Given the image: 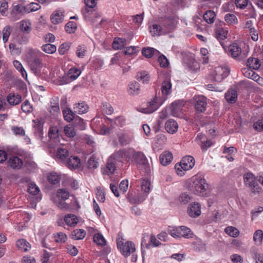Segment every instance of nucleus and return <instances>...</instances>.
Listing matches in <instances>:
<instances>
[{
	"mask_svg": "<svg viewBox=\"0 0 263 263\" xmlns=\"http://www.w3.org/2000/svg\"><path fill=\"white\" fill-rule=\"evenodd\" d=\"M150 32L153 36L161 35L167 33L161 26L158 24H154L151 28Z\"/></svg>",
	"mask_w": 263,
	"mask_h": 263,
	"instance_id": "nucleus-27",
	"label": "nucleus"
},
{
	"mask_svg": "<svg viewBox=\"0 0 263 263\" xmlns=\"http://www.w3.org/2000/svg\"><path fill=\"white\" fill-rule=\"evenodd\" d=\"M28 64L30 66L31 70L35 75L39 76L40 74L41 69L43 67V64L39 58L34 61H30L28 63Z\"/></svg>",
	"mask_w": 263,
	"mask_h": 263,
	"instance_id": "nucleus-13",
	"label": "nucleus"
},
{
	"mask_svg": "<svg viewBox=\"0 0 263 263\" xmlns=\"http://www.w3.org/2000/svg\"><path fill=\"white\" fill-rule=\"evenodd\" d=\"M225 232L230 236L236 237L239 235V231L237 229L233 227H228L225 229Z\"/></svg>",
	"mask_w": 263,
	"mask_h": 263,
	"instance_id": "nucleus-49",
	"label": "nucleus"
},
{
	"mask_svg": "<svg viewBox=\"0 0 263 263\" xmlns=\"http://www.w3.org/2000/svg\"><path fill=\"white\" fill-rule=\"evenodd\" d=\"M165 128L169 134H173L177 132L178 125L174 120L170 119L166 122Z\"/></svg>",
	"mask_w": 263,
	"mask_h": 263,
	"instance_id": "nucleus-19",
	"label": "nucleus"
},
{
	"mask_svg": "<svg viewBox=\"0 0 263 263\" xmlns=\"http://www.w3.org/2000/svg\"><path fill=\"white\" fill-rule=\"evenodd\" d=\"M7 101L11 105H16L22 101V96L18 94L10 93L7 97Z\"/></svg>",
	"mask_w": 263,
	"mask_h": 263,
	"instance_id": "nucleus-22",
	"label": "nucleus"
},
{
	"mask_svg": "<svg viewBox=\"0 0 263 263\" xmlns=\"http://www.w3.org/2000/svg\"><path fill=\"white\" fill-rule=\"evenodd\" d=\"M187 212L189 215L193 218H196L201 214V206L199 203L194 202L190 204Z\"/></svg>",
	"mask_w": 263,
	"mask_h": 263,
	"instance_id": "nucleus-12",
	"label": "nucleus"
},
{
	"mask_svg": "<svg viewBox=\"0 0 263 263\" xmlns=\"http://www.w3.org/2000/svg\"><path fill=\"white\" fill-rule=\"evenodd\" d=\"M215 73L221 74L226 78L230 73V69L228 67L219 66L216 68Z\"/></svg>",
	"mask_w": 263,
	"mask_h": 263,
	"instance_id": "nucleus-43",
	"label": "nucleus"
},
{
	"mask_svg": "<svg viewBox=\"0 0 263 263\" xmlns=\"http://www.w3.org/2000/svg\"><path fill=\"white\" fill-rule=\"evenodd\" d=\"M68 168L71 170L79 168L81 166V160L79 157L72 156L68 157L64 164Z\"/></svg>",
	"mask_w": 263,
	"mask_h": 263,
	"instance_id": "nucleus-10",
	"label": "nucleus"
},
{
	"mask_svg": "<svg viewBox=\"0 0 263 263\" xmlns=\"http://www.w3.org/2000/svg\"><path fill=\"white\" fill-rule=\"evenodd\" d=\"M37 51L29 48L27 50L25 58L27 63L34 61L39 58L37 55Z\"/></svg>",
	"mask_w": 263,
	"mask_h": 263,
	"instance_id": "nucleus-30",
	"label": "nucleus"
},
{
	"mask_svg": "<svg viewBox=\"0 0 263 263\" xmlns=\"http://www.w3.org/2000/svg\"><path fill=\"white\" fill-rule=\"evenodd\" d=\"M8 165L12 168L19 170L23 165V160L17 156H12L8 161Z\"/></svg>",
	"mask_w": 263,
	"mask_h": 263,
	"instance_id": "nucleus-14",
	"label": "nucleus"
},
{
	"mask_svg": "<svg viewBox=\"0 0 263 263\" xmlns=\"http://www.w3.org/2000/svg\"><path fill=\"white\" fill-rule=\"evenodd\" d=\"M119 141L121 145H126L132 141V138L126 134H122L119 137Z\"/></svg>",
	"mask_w": 263,
	"mask_h": 263,
	"instance_id": "nucleus-45",
	"label": "nucleus"
},
{
	"mask_svg": "<svg viewBox=\"0 0 263 263\" xmlns=\"http://www.w3.org/2000/svg\"><path fill=\"white\" fill-rule=\"evenodd\" d=\"M42 50L48 54H52L57 50L55 45L51 44H46L42 46Z\"/></svg>",
	"mask_w": 263,
	"mask_h": 263,
	"instance_id": "nucleus-42",
	"label": "nucleus"
},
{
	"mask_svg": "<svg viewBox=\"0 0 263 263\" xmlns=\"http://www.w3.org/2000/svg\"><path fill=\"white\" fill-rule=\"evenodd\" d=\"M215 15L214 11L209 10L204 14L203 17L206 23L211 24L214 22Z\"/></svg>",
	"mask_w": 263,
	"mask_h": 263,
	"instance_id": "nucleus-37",
	"label": "nucleus"
},
{
	"mask_svg": "<svg viewBox=\"0 0 263 263\" xmlns=\"http://www.w3.org/2000/svg\"><path fill=\"white\" fill-rule=\"evenodd\" d=\"M16 245L18 249L23 252H27L31 249L30 244L24 239L17 240Z\"/></svg>",
	"mask_w": 263,
	"mask_h": 263,
	"instance_id": "nucleus-25",
	"label": "nucleus"
},
{
	"mask_svg": "<svg viewBox=\"0 0 263 263\" xmlns=\"http://www.w3.org/2000/svg\"><path fill=\"white\" fill-rule=\"evenodd\" d=\"M81 71L80 69L72 67L70 68L68 72V77L72 79L76 80L81 74Z\"/></svg>",
	"mask_w": 263,
	"mask_h": 263,
	"instance_id": "nucleus-38",
	"label": "nucleus"
},
{
	"mask_svg": "<svg viewBox=\"0 0 263 263\" xmlns=\"http://www.w3.org/2000/svg\"><path fill=\"white\" fill-rule=\"evenodd\" d=\"M151 183L148 180H143L141 182V190L145 193H148L150 190Z\"/></svg>",
	"mask_w": 263,
	"mask_h": 263,
	"instance_id": "nucleus-61",
	"label": "nucleus"
},
{
	"mask_svg": "<svg viewBox=\"0 0 263 263\" xmlns=\"http://www.w3.org/2000/svg\"><path fill=\"white\" fill-rule=\"evenodd\" d=\"M63 114L65 120L68 122L72 121L75 116L74 112L69 108L63 110Z\"/></svg>",
	"mask_w": 263,
	"mask_h": 263,
	"instance_id": "nucleus-36",
	"label": "nucleus"
},
{
	"mask_svg": "<svg viewBox=\"0 0 263 263\" xmlns=\"http://www.w3.org/2000/svg\"><path fill=\"white\" fill-rule=\"evenodd\" d=\"M184 105L183 101H177L172 103L170 107L171 115L174 117H179L182 114Z\"/></svg>",
	"mask_w": 263,
	"mask_h": 263,
	"instance_id": "nucleus-11",
	"label": "nucleus"
},
{
	"mask_svg": "<svg viewBox=\"0 0 263 263\" xmlns=\"http://www.w3.org/2000/svg\"><path fill=\"white\" fill-rule=\"evenodd\" d=\"M64 132L66 135L70 138L74 137L76 135V132L72 126H66L64 128Z\"/></svg>",
	"mask_w": 263,
	"mask_h": 263,
	"instance_id": "nucleus-56",
	"label": "nucleus"
},
{
	"mask_svg": "<svg viewBox=\"0 0 263 263\" xmlns=\"http://www.w3.org/2000/svg\"><path fill=\"white\" fill-rule=\"evenodd\" d=\"M93 241L98 245L104 246L106 244V241L100 233L96 234L93 236Z\"/></svg>",
	"mask_w": 263,
	"mask_h": 263,
	"instance_id": "nucleus-40",
	"label": "nucleus"
},
{
	"mask_svg": "<svg viewBox=\"0 0 263 263\" xmlns=\"http://www.w3.org/2000/svg\"><path fill=\"white\" fill-rule=\"evenodd\" d=\"M131 156L138 165L146 166L148 165L147 159L144 154L141 152H132L131 150Z\"/></svg>",
	"mask_w": 263,
	"mask_h": 263,
	"instance_id": "nucleus-9",
	"label": "nucleus"
},
{
	"mask_svg": "<svg viewBox=\"0 0 263 263\" xmlns=\"http://www.w3.org/2000/svg\"><path fill=\"white\" fill-rule=\"evenodd\" d=\"M27 13L35 11L41 8V6L36 3H31L29 5L25 6Z\"/></svg>",
	"mask_w": 263,
	"mask_h": 263,
	"instance_id": "nucleus-52",
	"label": "nucleus"
},
{
	"mask_svg": "<svg viewBox=\"0 0 263 263\" xmlns=\"http://www.w3.org/2000/svg\"><path fill=\"white\" fill-rule=\"evenodd\" d=\"M154 50L155 49L153 48H143L142 50V53L145 57L151 58L154 54Z\"/></svg>",
	"mask_w": 263,
	"mask_h": 263,
	"instance_id": "nucleus-57",
	"label": "nucleus"
},
{
	"mask_svg": "<svg viewBox=\"0 0 263 263\" xmlns=\"http://www.w3.org/2000/svg\"><path fill=\"white\" fill-rule=\"evenodd\" d=\"M161 90L163 96H167L172 92V84L170 81H164L162 83Z\"/></svg>",
	"mask_w": 263,
	"mask_h": 263,
	"instance_id": "nucleus-28",
	"label": "nucleus"
},
{
	"mask_svg": "<svg viewBox=\"0 0 263 263\" xmlns=\"http://www.w3.org/2000/svg\"><path fill=\"white\" fill-rule=\"evenodd\" d=\"M191 200V196L185 193H182L179 198L180 202L183 204H187Z\"/></svg>",
	"mask_w": 263,
	"mask_h": 263,
	"instance_id": "nucleus-58",
	"label": "nucleus"
},
{
	"mask_svg": "<svg viewBox=\"0 0 263 263\" xmlns=\"http://www.w3.org/2000/svg\"><path fill=\"white\" fill-rule=\"evenodd\" d=\"M20 29L26 33H29L31 31V24L29 22L22 21L20 22Z\"/></svg>",
	"mask_w": 263,
	"mask_h": 263,
	"instance_id": "nucleus-48",
	"label": "nucleus"
},
{
	"mask_svg": "<svg viewBox=\"0 0 263 263\" xmlns=\"http://www.w3.org/2000/svg\"><path fill=\"white\" fill-rule=\"evenodd\" d=\"M86 8L82 11L83 14L86 20L91 21L95 24L98 20L101 18V14L98 13L95 9H93L96 5L97 0H84Z\"/></svg>",
	"mask_w": 263,
	"mask_h": 263,
	"instance_id": "nucleus-2",
	"label": "nucleus"
},
{
	"mask_svg": "<svg viewBox=\"0 0 263 263\" xmlns=\"http://www.w3.org/2000/svg\"><path fill=\"white\" fill-rule=\"evenodd\" d=\"M160 106L156 99L148 103L147 107L142 109V112L145 114H151L156 111Z\"/></svg>",
	"mask_w": 263,
	"mask_h": 263,
	"instance_id": "nucleus-20",
	"label": "nucleus"
},
{
	"mask_svg": "<svg viewBox=\"0 0 263 263\" xmlns=\"http://www.w3.org/2000/svg\"><path fill=\"white\" fill-rule=\"evenodd\" d=\"M69 156V153L67 149L59 147L57 150L56 158L60 160L64 164L65 161L67 160V158Z\"/></svg>",
	"mask_w": 263,
	"mask_h": 263,
	"instance_id": "nucleus-23",
	"label": "nucleus"
},
{
	"mask_svg": "<svg viewBox=\"0 0 263 263\" xmlns=\"http://www.w3.org/2000/svg\"><path fill=\"white\" fill-rule=\"evenodd\" d=\"M64 221L68 226H74L78 222V219L73 214H69L65 216Z\"/></svg>",
	"mask_w": 263,
	"mask_h": 263,
	"instance_id": "nucleus-29",
	"label": "nucleus"
},
{
	"mask_svg": "<svg viewBox=\"0 0 263 263\" xmlns=\"http://www.w3.org/2000/svg\"><path fill=\"white\" fill-rule=\"evenodd\" d=\"M54 238L55 241L58 243H64L67 239L66 235L62 232L54 234Z\"/></svg>",
	"mask_w": 263,
	"mask_h": 263,
	"instance_id": "nucleus-50",
	"label": "nucleus"
},
{
	"mask_svg": "<svg viewBox=\"0 0 263 263\" xmlns=\"http://www.w3.org/2000/svg\"><path fill=\"white\" fill-rule=\"evenodd\" d=\"M226 22L229 24H235L237 23V19L233 14L227 13L224 16Z\"/></svg>",
	"mask_w": 263,
	"mask_h": 263,
	"instance_id": "nucleus-51",
	"label": "nucleus"
},
{
	"mask_svg": "<svg viewBox=\"0 0 263 263\" xmlns=\"http://www.w3.org/2000/svg\"><path fill=\"white\" fill-rule=\"evenodd\" d=\"M60 177L55 173H50L48 176V181L53 184H55L60 182Z\"/></svg>",
	"mask_w": 263,
	"mask_h": 263,
	"instance_id": "nucleus-59",
	"label": "nucleus"
},
{
	"mask_svg": "<svg viewBox=\"0 0 263 263\" xmlns=\"http://www.w3.org/2000/svg\"><path fill=\"white\" fill-rule=\"evenodd\" d=\"M225 98L228 102L234 103L237 100V93L235 89H230L225 94Z\"/></svg>",
	"mask_w": 263,
	"mask_h": 263,
	"instance_id": "nucleus-24",
	"label": "nucleus"
},
{
	"mask_svg": "<svg viewBox=\"0 0 263 263\" xmlns=\"http://www.w3.org/2000/svg\"><path fill=\"white\" fill-rule=\"evenodd\" d=\"M86 235V232L83 229H76L71 232V237L75 240L83 239Z\"/></svg>",
	"mask_w": 263,
	"mask_h": 263,
	"instance_id": "nucleus-32",
	"label": "nucleus"
},
{
	"mask_svg": "<svg viewBox=\"0 0 263 263\" xmlns=\"http://www.w3.org/2000/svg\"><path fill=\"white\" fill-rule=\"evenodd\" d=\"M228 31L221 27H218L216 31V34L218 40H224L227 38Z\"/></svg>",
	"mask_w": 263,
	"mask_h": 263,
	"instance_id": "nucleus-46",
	"label": "nucleus"
},
{
	"mask_svg": "<svg viewBox=\"0 0 263 263\" xmlns=\"http://www.w3.org/2000/svg\"><path fill=\"white\" fill-rule=\"evenodd\" d=\"M160 65L162 67H166L168 66L169 62L167 59L164 55H160L158 59Z\"/></svg>",
	"mask_w": 263,
	"mask_h": 263,
	"instance_id": "nucleus-64",
	"label": "nucleus"
},
{
	"mask_svg": "<svg viewBox=\"0 0 263 263\" xmlns=\"http://www.w3.org/2000/svg\"><path fill=\"white\" fill-rule=\"evenodd\" d=\"M173 158L172 154L169 151H164L159 156L160 162L164 166L167 165Z\"/></svg>",
	"mask_w": 263,
	"mask_h": 263,
	"instance_id": "nucleus-17",
	"label": "nucleus"
},
{
	"mask_svg": "<svg viewBox=\"0 0 263 263\" xmlns=\"http://www.w3.org/2000/svg\"><path fill=\"white\" fill-rule=\"evenodd\" d=\"M11 0H2L0 1V13L3 16L8 15V3Z\"/></svg>",
	"mask_w": 263,
	"mask_h": 263,
	"instance_id": "nucleus-34",
	"label": "nucleus"
},
{
	"mask_svg": "<svg viewBox=\"0 0 263 263\" xmlns=\"http://www.w3.org/2000/svg\"><path fill=\"white\" fill-rule=\"evenodd\" d=\"M243 180L245 185L249 188L251 191L256 194L260 192L261 187L258 183V180L251 173H245L243 175Z\"/></svg>",
	"mask_w": 263,
	"mask_h": 263,
	"instance_id": "nucleus-3",
	"label": "nucleus"
},
{
	"mask_svg": "<svg viewBox=\"0 0 263 263\" xmlns=\"http://www.w3.org/2000/svg\"><path fill=\"white\" fill-rule=\"evenodd\" d=\"M11 33V27L10 26L5 27L3 30V40L4 43L8 41L9 37Z\"/></svg>",
	"mask_w": 263,
	"mask_h": 263,
	"instance_id": "nucleus-60",
	"label": "nucleus"
},
{
	"mask_svg": "<svg viewBox=\"0 0 263 263\" xmlns=\"http://www.w3.org/2000/svg\"><path fill=\"white\" fill-rule=\"evenodd\" d=\"M57 196L62 200H65L69 198V193L66 189H60L57 192Z\"/></svg>",
	"mask_w": 263,
	"mask_h": 263,
	"instance_id": "nucleus-54",
	"label": "nucleus"
},
{
	"mask_svg": "<svg viewBox=\"0 0 263 263\" xmlns=\"http://www.w3.org/2000/svg\"><path fill=\"white\" fill-rule=\"evenodd\" d=\"M140 91V86L138 82L133 81L130 82L127 88V92L130 96H136L139 94Z\"/></svg>",
	"mask_w": 263,
	"mask_h": 263,
	"instance_id": "nucleus-16",
	"label": "nucleus"
},
{
	"mask_svg": "<svg viewBox=\"0 0 263 263\" xmlns=\"http://www.w3.org/2000/svg\"><path fill=\"white\" fill-rule=\"evenodd\" d=\"M116 169L115 161L109 157L107 160L106 168L103 172L104 174H106L108 175L112 174L115 172Z\"/></svg>",
	"mask_w": 263,
	"mask_h": 263,
	"instance_id": "nucleus-26",
	"label": "nucleus"
},
{
	"mask_svg": "<svg viewBox=\"0 0 263 263\" xmlns=\"http://www.w3.org/2000/svg\"><path fill=\"white\" fill-rule=\"evenodd\" d=\"M168 233L172 237L177 238L181 237L189 238L192 237L193 235L191 230L184 226L170 228Z\"/></svg>",
	"mask_w": 263,
	"mask_h": 263,
	"instance_id": "nucleus-4",
	"label": "nucleus"
},
{
	"mask_svg": "<svg viewBox=\"0 0 263 263\" xmlns=\"http://www.w3.org/2000/svg\"><path fill=\"white\" fill-rule=\"evenodd\" d=\"M136 78L138 81H141L143 83H147L149 80V76L146 71L138 72Z\"/></svg>",
	"mask_w": 263,
	"mask_h": 263,
	"instance_id": "nucleus-47",
	"label": "nucleus"
},
{
	"mask_svg": "<svg viewBox=\"0 0 263 263\" xmlns=\"http://www.w3.org/2000/svg\"><path fill=\"white\" fill-rule=\"evenodd\" d=\"M28 191L30 194L35 195L39 192L40 190L34 183L30 182L28 184Z\"/></svg>",
	"mask_w": 263,
	"mask_h": 263,
	"instance_id": "nucleus-55",
	"label": "nucleus"
},
{
	"mask_svg": "<svg viewBox=\"0 0 263 263\" xmlns=\"http://www.w3.org/2000/svg\"><path fill=\"white\" fill-rule=\"evenodd\" d=\"M88 109V106L84 102L78 103L74 107V112L79 114L86 113L87 112Z\"/></svg>",
	"mask_w": 263,
	"mask_h": 263,
	"instance_id": "nucleus-31",
	"label": "nucleus"
},
{
	"mask_svg": "<svg viewBox=\"0 0 263 263\" xmlns=\"http://www.w3.org/2000/svg\"><path fill=\"white\" fill-rule=\"evenodd\" d=\"M112 45L115 50L123 48L126 45V40L123 38L115 39Z\"/></svg>",
	"mask_w": 263,
	"mask_h": 263,
	"instance_id": "nucleus-33",
	"label": "nucleus"
},
{
	"mask_svg": "<svg viewBox=\"0 0 263 263\" xmlns=\"http://www.w3.org/2000/svg\"><path fill=\"white\" fill-rule=\"evenodd\" d=\"M209 184L206 183V180L201 177H194L192 179L190 185L191 191L195 194L201 196H206L208 193L206 190Z\"/></svg>",
	"mask_w": 263,
	"mask_h": 263,
	"instance_id": "nucleus-1",
	"label": "nucleus"
},
{
	"mask_svg": "<svg viewBox=\"0 0 263 263\" xmlns=\"http://www.w3.org/2000/svg\"><path fill=\"white\" fill-rule=\"evenodd\" d=\"M131 156L130 149H120L115 152L110 157L115 162H124Z\"/></svg>",
	"mask_w": 263,
	"mask_h": 263,
	"instance_id": "nucleus-7",
	"label": "nucleus"
},
{
	"mask_svg": "<svg viewBox=\"0 0 263 263\" xmlns=\"http://www.w3.org/2000/svg\"><path fill=\"white\" fill-rule=\"evenodd\" d=\"M195 102V107L196 110L199 112H203L206 110L207 106L206 98L203 96H195L193 98Z\"/></svg>",
	"mask_w": 263,
	"mask_h": 263,
	"instance_id": "nucleus-8",
	"label": "nucleus"
},
{
	"mask_svg": "<svg viewBox=\"0 0 263 263\" xmlns=\"http://www.w3.org/2000/svg\"><path fill=\"white\" fill-rule=\"evenodd\" d=\"M97 198L98 200L101 202H104L105 201V194L104 191L101 187L97 188L96 193Z\"/></svg>",
	"mask_w": 263,
	"mask_h": 263,
	"instance_id": "nucleus-62",
	"label": "nucleus"
},
{
	"mask_svg": "<svg viewBox=\"0 0 263 263\" xmlns=\"http://www.w3.org/2000/svg\"><path fill=\"white\" fill-rule=\"evenodd\" d=\"M98 159L93 155L88 161V166L89 168L95 169L98 167Z\"/></svg>",
	"mask_w": 263,
	"mask_h": 263,
	"instance_id": "nucleus-44",
	"label": "nucleus"
},
{
	"mask_svg": "<svg viewBox=\"0 0 263 263\" xmlns=\"http://www.w3.org/2000/svg\"><path fill=\"white\" fill-rule=\"evenodd\" d=\"M77 27V24L75 22H69L65 25V30L68 33H71L74 32Z\"/></svg>",
	"mask_w": 263,
	"mask_h": 263,
	"instance_id": "nucleus-53",
	"label": "nucleus"
},
{
	"mask_svg": "<svg viewBox=\"0 0 263 263\" xmlns=\"http://www.w3.org/2000/svg\"><path fill=\"white\" fill-rule=\"evenodd\" d=\"M51 106L48 109V110L52 114H54L55 112H58L60 110L59 105V98L55 97L53 98L50 102Z\"/></svg>",
	"mask_w": 263,
	"mask_h": 263,
	"instance_id": "nucleus-35",
	"label": "nucleus"
},
{
	"mask_svg": "<svg viewBox=\"0 0 263 263\" xmlns=\"http://www.w3.org/2000/svg\"><path fill=\"white\" fill-rule=\"evenodd\" d=\"M64 12L60 10L55 11L50 16L51 22L54 24L61 23L64 20Z\"/></svg>",
	"mask_w": 263,
	"mask_h": 263,
	"instance_id": "nucleus-21",
	"label": "nucleus"
},
{
	"mask_svg": "<svg viewBox=\"0 0 263 263\" xmlns=\"http://www.w3.org/2000/svg\"><path fill=\"white\" fill-rule=\"evenodd\" d=\"M229 54L233 58L238 57L241 53V48L237 43H233L229 47Z\"/></svg>",
	"mask_w": 263,
	"mask_h": 263,
	"instance_id": "nucleus-18",
	"label": "nucleus"
},
{
	"mask_svg": "<svg viewBox=\"0 0 263 263\" xmlns=\"http://www.w3.org/2000/svg\"><path fill=\"white\" fill-rule=\"evenodd\" d=\"M247 65L254 69H258L260 66V63L258 59L250 58L247 60Z\"/></svg>",
	"mask_w": 263,
	"mask_h": 263,
	"instance_id": "nucleus-39",
	"label": "nucleus"
},
{
	"mask_svg": "<svg viewBox=\"0 0 263 263\" xmlns=\"http://www.w3.org/2000/svg\"><path fill=\"white\" fill-rule=\"evenodd\" d=\"M180 162L184 167V171H187L194 167L195 159L191 156H186L182 158Z\"/></svg>",
	"mask_w": 263,
	"mask_h": 263,
	"instance_id": "nucleus-15",
	"label": "nucleus"
},
{
	"mask_svg": "<svg viewBox=\"0 0 263 263\" xmlns=\"http://www.w3.org/2000/svg\"><path fill=\"white\" fill-rule=\"evenodd\" d=\"M263 232L260 230L256 231L254 234L253 240L256 245H260L262 241Z\"/></svg>",
	"mask_w": 263,
	"mask_h": 263,
	"instance_id": "nucleus-41",
	"label": "nucleus"
},
{
	"mask_svg": "<svg viewBox=\"0 0 263 263\" xmlns=\"http://www.w3.org/2000/svg\"><path fill=\"white\" fill-rule=\"evenodd\" d=\"M22 109L25 112H31L32 111V107L29 102L26 100L22 105Z\"/></svg>",
	"mask_w": 263,
	"mask_h": 263,
	"instance_id": "nucleus-63",
	"label": "nucleus"
},
{
	"mask_svg": "<svg viewBox=\"0 0 263 263\" xmlns=\"http://www.w3.org/2000/svg\"><path fill=\"white\" fill-rule=\"evenodd\" d=\"M26 13H27V12L25 6L13 4L11 7L9 18L12 21H16L21 18Z\"/></svg>",
	"mask_w": 263,
	"mask_h": 263,
	"instance_id": "nucleus-5",
	"label": "nucleus"
},
{
	"mask_svg": "<svg viewBox=\"0 0 263 263\" xmlns=\"http://www.w3.org/2000/svg\"><path fill=\"white\" fill-rule=\"evenodd\" d=\"M117 247L125 257L129 256L136 250L134 243L130 241H127L124 243L122 241H117Z\"/></svg>",
	"mask_w": 263,
	"mask_h": 263,
	"instance_id": "nucleus-6",
	"label": "nucleus"
}]
</instances>
